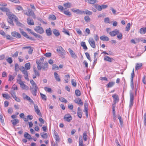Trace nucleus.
Instances as JSON below:
<instances>
[{
	"mask_svg": "<svg viewBox=\"0 0 146 146\" xmlns=\"http://www.w3.org/2000/svg\"><path fill=\"white\" fill-rule=\"evenodd\" d=\"M146 32V27L141 28L140 29V33L141 34H144Z\"/></svg>",
	"mask_w": 146,
	"mask_h": 146,
	"instance_id": "31",
	"label": "nucleus"
},
{
	"mask_svg": "<svg viewBox=\"0 0 146 146\" xmlns=\"http://www.w3.org/2000/svg\"><path fill=\"white\" fill-rule=\"evenodd\" d=\"M34 30L36 32L40 34H42L44 32L43 28L39 26L36 27L34 29Z\"/></svg>",
	"mask_w": 146,
	"mask_h": 146,
	"instance_id": "4",
	"label": "nucleus"
},
{
	"mask_svg": "<svg viewBox=\"0 0 146 146\" xmlns=\"http://www.w3.org/2000/svg\"><path fill=\"white\" fill-rule=\"evenodd\" d=\"M11 121L13 125H15L17 123H19V121L18 119H14L11 120Z\"/></svg>",
	"mask_w": 146,
	"mask_h": 146,
	"instance_id": "29",
	"label": "nucleus"
},
{
	"mask_svg": "<svg viewBox=\"0 0 146 146\" xmlns=\"http://www.w3.org/2000/svg\"><path fill=\"white\" fill-rule=\"evenodd\" d=\"M74 102L78 105H80L82 106L83 103L80 98H78L74 100Z\"/></svg>",
	"mask_w": 146,
	"mask_h": 146,
	"instance_id": "19",
	"label": "nucleus"
},
{
	"mask_svg": "<svg viewBox=\"0 0 146 146\" xmlns=\"http://www.w3.org/2000/svg\"><path fill=\"white\" fill-rule=\"evenodd\" d=\"M2 96L3 98H5L7 99H9L11 98V97L8 94H3Z\"/></svg>",
	"mask_w": 146,
	"mask_h": 146,
	"instance_id": "46",
	"label": "nucleus"
},
{
	"mask_svg": "<svg viewBox=\"0 0 146 146\" xmlns=\"http://www.w3.org/2000/svg\"><path fill=\"white\" fill-rule=\"evenodd\" d=\"M130 23H128L127 24V26L126 27V31H128L130 30Z\"/></svg>",
	"mask_w": 146,
	"mask_h": 146,
	"instance_id": "54",
	"label": "nucleus"
},
{
	"mask_svg": "<svg viewBox=\"0 0 146 146\" xmlns=\"http://www.w3.org/2000/svg\"><path fill=\"white\" fill-rule=\"evenodd\" d=\"M76 31L77 34L80 35H82V32L81 30L78 28H76Z\"/></svg>",
	"mask_w": 146,
	"mask_h": 146,
	"instance_id": "48",
	"label": "nucleus"
},
{
	"mask_svg": "<svg viewBox=\"0 0 146 146\" xmlns=\"http://www.w3.org/2000/svg\"><path fill=\"white\" fill-rule=\"evenodd\" d=\"M33 70L35 75L37 76H40V73L39 72H38L36 69H34Z\"/></svg>",
	"mask_w": 146,
	"mask_h": 146,
	"instance_id": "56",
	"label": "nucleus"
},
{
	"mask_svg": "<svg viewBox=\"0 0 146 146\" xmlns=\"http://www.w3.org/2000/svg\"><path fill=\"white\" fill-rule=\"evenodd\" d=\"M115 84V82H110L106 85L107 88H111Z\"/></svg>",
	"mask_w": 146,
	"mask_h": 146,
	"instance_id": "25",
	"label": "nucleus"
},
{
	"mask_svg": "<svg viewBox=\"0 0 146 146\" xmlns=\"http://www.w3.org/2000/svg\"><path fill=\"white\" fill-rule=\"evenodd\" d=\"M22 95L24 100L28 101L31 104H34V102L30 97L26 95L25 93H23Z\"/></svg>",
	"mask_w": 146,
	"mask_h": 146,
	"instance_id": "3",
	"label": "nucleus"
},
{
	"mask_svg": "<svg viewBox=\"0 0 146 146\" xmlns=\"http://www.w3.org/2000/svg\"><path fill=\"white\" fill-rule=\"evenodd\" d=\"M112 97L113 98V102L115 104L116 103H117L119 101V99L118 96L117 94H115L113 95Z\"/></svg>",
	"mask_w": 146,
	"mask_h": 146,
	"instance_id": "16",
	"label": "nucleus"
},
{
	"mask_svg": "<svg viewBox=\"0 0 146 146\" xmlns=\"http://www.w3.org/2000/svg\"><path fill=\"white\" fill-rule=\"evenodd\" d=\"M79 146H85L84 144L83 143V141L82 140V138H81L80 137L79 138Z\"/></svg>",
	"mask_w": 146,
	"mask_h": 146,
	"instance_id": "39",
	"label": "nucleus"
},
{
	"mask_svg": "<svg viewBox=\"0 0 146 146\" xmlns=\"http://www.w3.org/2000/svg\"><path fill=\"white\" fill-rule=\"evenodd\" d=\"M64 13L66 15L68 16H70L71 15L70 12L68 11H64Z\"/></svg>",
	"mask_w": 146,
	"mask_h": 146,
	"instance_id": "63",
	"label": "nucleus"
},
{
	"mask_svg": "<svg viewBox=\"0 0 146 146\" xmlns=\"http://www.w3.org/2000/svg\"><path fill=\"white\" fill-rule=\"evenodd\" d=\"M7 15L8 16V19L7 21L8 23L12 25H14L13 21H14L17 25L19 26L21 24L18 21V18L14 14L11 13L10 12L7 13Z\"/></svg>",
	"mask_w": 146,
	"mask_h": 146,
	"instance_id": "1",
	"label": "nucleus"
},
{
	"mask_svg": "<svg viewBox=\"0 0 146 146\" xmlns=\"http://www.w3.org/2000/svg\"><path fill=\"white\" fill-rule=\"evenodd\" d=\"M83 13L86 15H90L92 14V12L89 11L87 9H86L85 11H84V12Z\"/></svg>",
	"mask_w": 146,
	"mask_h": 146,
	"instance_id": "43",
	"label": "nucleus"
},
{
	"mask_svg": "<svg viewBox=\"0 0 146 146\" xmlns=\"http://www.w3.org/2000/svg\"><path fill=\"white\" fill-rule=\"evenodd\" d=\"M24 136L25 138L29 139H31L32 138L31 135L27 132L25 133Z\"/></svg>",
	"mask_w": 146,
	"mask_h": 146,
	"instance_id": "32",
	"label": "nucleus"
},
{
	"mask_svg": "<svg viewBox=\"0 0 146 146\" xmlns=\"http://www.w3.org/2000/svg\"><path fill=\"white\" fill-rule=\"evenodd\" d=\"M117 37L119 40H121L122 38L123 35L121 33L119 32V30L118 31V32L117 34Z\"/></svg>",
	"mask_w": 146,
	"mask_h": 146,
	"instance_id": "30",
	"label": "nucleus"
},
{
	"mask_svg": "<svg viewBox=\"0 0 146 146\" xmlns=\"http://www.w3.org/2000/svg\"><path fill=\"white\" fill-rule=\"evenodd\" d=\"M48 64L47 62H45L43 65L42 66V70H47L48 68Z\"/></svg>",
	"mask_w": 146,
	"mask_h": 146,
	"instance_id": "26",
	"label": "nucleus"
},
{
	"mask_svg": "<svg viewBox=\"0 0 146 146\" xmlns=\"http://www.w3.org/2000/svg\"><path fill=\"white\" fill-rule=\"evenodd\" d=\"M65 120L68 122H70L72 119V117L70 114H66L64 117Z\"/></svg>",
	"mask_w": 146,
	"mask_h": 146,
	"instance_id": "9",
	"label": "nucleus"
},
{
	"mask_svg": "<svg viewBox=\"0 0 146 146\" xmlns=\"http://www.w3.org/2000/svg\"><path fill=\"white\" fill-rule=\"evenodd\" d=\"M9 80H8L9 81H11L14 78V77L13 76H12L11 75H9Z\"/></svg>",
	"mask_w": 146,
	"mask_h": 146,
	"instance_id": "62",
	"label": "nucleus"
},
{
	"mask_svg": "<svg viewBox=\"0 0 146 146\" xmlns=\"http://www.w3.org/2000/svg\"><path fill=\"white\" fill-rule=\"evenodd\" d=\"M34 105V108L35 112L36 114L39 116H41V114L40 111V110H39L37 104H35L34 103V104H33Z\"/></svg>",
	"mask_w": 146,
	"mask_h": 146,
	"instance_id": "7",
	"label": "nucleus"
},
{
	"mask_svg": "<svg viewBox=\"0 0 146 146\" xmlns=\"http://www.w3.org/2000/svg\"><path fill=\"white\" fill-rule=\"evenodd\" d=\"M41 98L43 100H46L47 98L46 96L41 93H40Z\"/></svg>",
	"mask_w": 146,
	"mask_h": 146,
	"instance_id": "45",
	"label": "nucleus"
},
{
	"mask_svg": "<svg viewBox=\"0 0 146 146\" xmlns=\"http://www.w3.org/2000/svg\"><path fill=\"white\" fill-rule=\"evenodd\" d=\"M40 135L41 137L43 139H46L48 137L47 134L46 133H41Z\"/></svg>",
	"mask_w": 146,
	"mask_h": 146,
	"instance_id": "36",
	"label": "nucleus"
},
{
	"mask_svg": "<svg viewBox=\"0 0 146 146\" xmlns=\"http://www.w3.org/2000/svg\"><path fill=\"white\" fill-rule=\"evenodd\" d=\"M142 63H137L136 64L135 66V70H138L142 66Z\"/></svg>",
	"mask_w": 146,
	"mask_h": 146,
	"instance_id": "27",
	"label": "nucleus"
},
{
	"mask_svg": "<svg viewBox=\"0 0 146 146\" xmlns=\"http://www.w3.org/2000/svg\"><path fill=\"white\" fill-rule=\"evenodd\" d=\"M68 51L70 52L71 57L74 59H76L77 56L75 54L74 51L70 48L68 49Z\"/></svg>",
	"mask_w": 146,
	"mask_h": 146,
	"instance_id": "15",
	"label": "nucleus"
},
{
	"mask_svg": "<svg viewBox=\"0 0 146 146\" xmlns=\"http://www.w3.org/2000/svg\"><path fill=\"white\" fill-rule=\"evenodd\" d=\"M48 18L52 20H55L56 18L55 16L53 15H49Z\"/></svg>",
	"mask_w": 146,
	"mask_h": 146,
	"instance_id": "50",
	"label": "nucleus"
},
{
	"mask_svg": "<svg viewBox=\"0 0 146 146\" xmlns=\"http://www.w3.org/2000/svg\"><path fill=\"white\" fill-rule=\"evenodd\" d=\"M88 42L92 48H96L95 42L92 38H90L88 40Z\"/></svg>",
	"mask_w": 146,
	"mask_h": 146,
	"instance_id": "8",
	"label": "nucleus"
},
{
	"mask_svg": "<svg viewBox=\"0 0 146 146\" xmlns=\"http://www.w3.org/2000/svg\"><path fill=\"white\" fill-rule=\"evenodd\" d=\"M88 2L91 4H94L97 2L96 0H87Z\"/></svg>",
	"mask_w": 146,
	"mask_h": 146,
	"instance_id": "57",
	"label": "nucleus"
},
{
	"mask_svg": "<svg viewBox=\"0 0 146 146\" xmlns=\"http://www.w3.org/2000/svg\"><path fill=\"white\" fill-rule=\"evenodd\" d=\"M57 51L61 55H63L65 51L63 48L61 46H60L58 47L57 50Z\"/></svg>",
	"mask_w": 146,
	"mask_h": 146,
	"instance_id": "12",
	"label": "nucleus"
},
{
	"mask_svg": "<svg viewBox=\"0 0 146 146\" xmlns=\"http://www.w3.org/2000/svg\"><path fill=\"white\" fill-rule=\"evenodd\" d=\"M27 70H25L23 71L22 72L23 74L24 75V77L25 79L27 80L28 81L29 80V78H28V74Z\"/></svg>",
	"mask_w": 146,
	"mask_h": 146,
	"instance_id": "18",
	"label": "nucleus"
},
{
	"mask_svg": "<svg viewBox=\"0 0 146 146\" xmlns=\"http://www.w3.org/2000/svg\"><path fill=\"white\" fill-rule=\"evenodd\" d=\"M7 62L10 64H11L13 62L12 58L11 57H8L7 59H6Z\"/></svg>",
	"mask_w": 146,
	"mask_h": 146,
	"instance_id": "51",
	"label": "nucleus"
},
{
	"mask_svg": "<svg viewBox=\"0 0 146 146\" xmlns=\"http://www.w3.org/2000/svg\"><path fill=\"white\" fill-rule=\"evenodd\" d=\"M27 21L28 24L29 25H34V23L33 19L30 18L27 19Z\"/></svg>",
	"mask_w": 146,
	"mask_h": 146,
	"instance_id": "20",
	"label": "nucleus"
},
{
	"mask_svg": "<svg viewBox=\"0 0 146 146\" xmlns=\"http://www.w3.org/2000/svg\"><path fill=\"white\" fill-rule=\"evenodd\" d=\"M44 90L46 92H50L51 91V89L50 88H48L47 87H45L44 88Z\"/></svg>",
	"mask_w": 146,
	"mask_h": 146,
	"instance_id": "55",
	"label": "nucleus"
},
{
	"mask_svg": "<svg viewBox=\"0 0 146 146\" xmlns=\"http://www.w3.org/2000/svg\"><path fill=\"white\" fill-rule=\"evenodd\" d=\"M25 68L26 70H29L31 68V64L30 63L28 62L25 64Z\"/></svg>",
	"mask_w": 146,
	"mask_h": 146,
	"instance_id": "34",
	"label": "nucleus"
},
{
	"mask_svg": "<svg viewBox=\"0 0 146 146\" xmlns=\"http://www.w3.org/2000/svg\"><path fill=\"white\" fill-rule=\"evenodd\" d=\"M30 82L32 86L31 88V92L34 96H35L36 95L38 87L33 80H31Z\"/></svg>",
	"mask_w": 146,
	"mask_h": 146,
	"instance_id": "2",
	"label": "nucleus"
},
{
	"mask_svg": "<svg viewBox=\"0 0 146 146\" xmlns=\"http://www.w3.org/2000/svg\"><path fill=\"white\" fill-rule=\"evenodd\" d=\"M66 8H70L72 6L71 4L70 3H66L63 5Z\"/></svg>",
	"mask_w": 146,
	"mask_h": 146,
	"instance_id": "40",
	"label": "nucleus"
},
{
	"mask_svg": "<svg viewBox=\"0 0 146 146\" xmlns=\"http://www.w3.org/2000/svg\"><path fill=\"white\" fill-rule=\"evenodd\" d=\"M33 35L36 37V38L38 39H42V36L39 35H38L35 33H32Z\"/></svg>",
	"mask_w": 146,
	"mask_h": 146,
	"instance_id": "41",
	"label": "nucleus"
},
{
	"mask_svg": "<svg viewBox=\"0 0 146 146\" xmlns=\"http://www.w3.org/2000/svg\"><path fill=\"white\" fill-rule=\"evenodd\" d=\"M54 137L56 140V142H59L60 141V138L58 133L55 131L54 132Z\"/></svg>",
	"mask_w": 146,
	"mask_h": 146,
	"instance_id": "17",
	"label": "nucleus"
},
{
	"mask_svg": "<svg viewBox=\"0 0 146 146\" xmlns=\"http://www.w3.org/2000/svg\"><path fill=\"white\" fill-rule=\"evenodd\" d=\"M131 80H133V78L134 77V69H133L132 72L131 74Z\"/></svg>",
	"mask_w": 146,
	"mask_h": 146,
	"instance_id": "60",
	"label": "nucleus"
},
{
	"mask_svg": "<svg viewBox=\"0 0 146 146\" xmlns=\"http://www.w3.org/2000/svg\"><path fill=\"white\" fill-rule=\"evenodd\" d=\"M119 30L117 29H115L112 31L110 32L109 33L110 35L112 36H114L117 34Z\"/></svg>",
	"mask_w": 146,
	"mask_h": 146,
	"instance_id": "14",
	"label": "nucleus"
},
{
	"mask_svg": "<svg viewBox=\"0 0 146 146\" xmlns=\"http://www.w3.org/2000/svg\"><path fill=\"white\" fill-rule=\"evenodd\" d=\"M53 33L56 36H58L60 35V33L56 29H53Z\"/></svg>",
	"mask_w": 146,
	"mask_h": 146,
	"instance_id": "33",
	"label": "nucleus"
},
{
	"mask_svg": "<svg viewBox=\"0 0 146 146\" xmlns=\"http://www.w3.org/2000/svg\"><path fill=\"white\" fill-rule=\"evenodd\" d=\"M0 10H1L2 11L5 12L6 13V14L7 15V13H9L10 12L9 11V10L6 8L5 7H1L0 8Z\"/></svg>",
	"mask_w": 146,
	"mask_h": 146,
	"instance_id": "37",
	"label": "nucleus"
},
{
	"mask_svg": "<svg viewBox=\"0 0 146 146\" xmlns=\"http://www.w3.org/2000/svg\"><path fill=\"white\" fill-rule=\"evenodd\" d=\"M82 112L81 109L80 107H78V108L77 115L80 118L82 117Z\"/></svg>",
	"mask_w": 146,
	"mask_h": 146,
	"instance_id": "21",
	"label": "nucleus"
},
{
	"mask_svg": "<svg viewBox=\"0 0 146 146\" xmlns=\"http://www.w3.org/2000/svg\"><path fill=\"white\" fill-rule=\"evenodd\" d=\"M18 87L15 84L13 85L12 87L11 88V90L9 92V93L10 94H13L12 93H13L14 94L16 93L15 92V90H18Z\"/></svg>",
	"mask_w": 146,
	"mask_h": 146,
	"instance_id": "11",
	"label": "nucleus"
},
{
	"mask_svg": "<svg viewBox=\"0 0 146 146\" xmlns=\"http://www.w3.org/2000/svg\"><path fill=\"white\" fill-rule=\"evenodd\" d=\"M28 11L29 13L28 14L27 13H26L25 14L26 15L29 16H31L33 17V18H35L36 16L35 15L34 13L31 9H28Z\"/></svg>",
	"mask_w": 146,
	"mask_h": 146,
	"instance_id": "10",
	"label": "nucleus"
},
{
	"mask_svg": "<svg viewBox=\"0 0 146 146\" xmlns=\"http://www.w3.org/2000/svg\"><path fill=\"white\" fill-rule=\"evenodd\" d=\"M65 78L64 79V81L66 83L68 82V79L70 78V76L68 74L66 75L65 76Z\"/></svg>",
	"mask_w": 146,
	"mask_h": 146,
	"instance_id": "49",
	"label": "nucleus"
},
{
	"mask_svg": "<svg viewBox=\"0 0 146 146\" xmlns=\"http://www.w3.org/2000/svg\"><path fill=\"white\" fill-rule=\"evenodd\" d=\"M46 32L48 36H50L52 34L51 30L50 28L46 29Z\"/></svg>",
	"mask_w": 146,
	"mask_h": 146,
	"instance_id": "28",
	"label": "nucleus"
},
{
	"mask_svg": "<svg viewBox=\"0 0 146 146\" xmlns=\"http://www.w3.org/2000/svg\"><path fill=\"white\" fill-rule=\"evenodd\" d=\"M18 53L19 52L16 51L14 54L12 55V56L13 57H17L18 56Z\"/></svg>",
	"mask_w": 146,
	"mask_h": 146,
	"instance_id": "61",
	"label": "nucleus"
},
{
	"mask_svg": "<svg viewBox=\"0 0 146 146\" xmlns=\"http://www.w3.org/2000/svg\"><path fill=\"white\" fill-rule=\"evenodd\" d=\"M19 69V66L17 64H16L15 65V70L16 71H18Z\"/></svg>",
	"mask_w": 146,
	"mask_h": 146,
	"instance_id": "58",
	"label": "nucleus"
},
{
	"mask_svg": "<svg viewBox=\"0 0 146 146\" xmlns=\"http://www.w3.org/2000/svg\"><path fill=\"white\" fill-rule=\"evenodd\" d=\"M11 34L12 36L18 38H20L21 37V35L16 31L12 32Z\"/></svg>",
	"mask_w": 146,
	"mask_h": 146,
	"instance_id": "13",
	"label": "nucleus"
},
{
	"mask_svg": "<svg viewBox=\"0 0 146 146\" xmlns=\"http://www.w3.org/2000/svg\"><path fill=\"white\" fill-rule=\"evenodd\" d=\"M134 96L132 92H130V102L129 106L131 108L133 105V101L134 100Z\"/></svg>",
	"mask_w": 146,
	"mask_h": 146,
	"instance_id": "5",
	"label": "nucleus"
},
{
	"mask_svg": "<svg viewBox=\"0 0 146 146\" xmlns=\"http://www.w3.org/2000/svg\"><path fill=\"white\" fill-rule=\"evenodd\" d=\"M81 46L83 47V48L85 50H86L88 49V48L86 45V43L84 42H82L81 43Z\"/></svg>",
	"mask_w": 146,
	"mask_h": 146,
	"instance_id": "38",
	"label": "nucleus"
},
{
	"mask_svg": "<svg viewBox=\"0 0 146 146\" xmlns=\"http://www.w3.org/2000/svg\"><path fill=\"white\" fill-rule=\"evenodd\" d=\"M94 6L95 8L99 11H101L102 10V8H101V5L100 6L98 5H95Z\"/></svg>",
	"mask_w": 146,
	"mask_h": 146,
	"instance_id": "44",
	"label": "nucleus"
},
{
	"mask_svg": "<svg viewBox=\"0 0 146 146\" xmlns=\"http://www.w3.org/2000/svg\"><path fill=\"white\" fill-rule=\"evenodd\" d=\"M54 76L56 80L59 82L60 81V78L59 76L56 72H54Z\"/></svg>",
	"mask_w": 146,
	"mask_h": 146,
	"instance_id": "22",
	"label": "nucleus"
},
{
	"mask_svg": "<svg viewBox=\"0 0 146 146\" xmlns=\"http://www.w3.org/2000/svg\"><path fill=\"white\" fill-rule=\"evenodd\" d=\"M83 138L84 140L86 141L87 140L88 136L87 135L86 131H85L83 134Z\"/></svg>",
	"mask_w": 146,
	"mask_h": 146,
	"instance_id": "35",
	"label": "nucleus"
},
{
	"mask_svg": "<svg viewBox=\"0 0 146 146\" xmlns=\"http://www.w3.org/2000/svg\"><path fill=\"white\" fill-rule=\"evenodd\" d=\"M100 39L103 41H108L109 40L108 37L105 35H103L101 36L100 37Z\"/></svg>",
	"mask_w": 146,
	"mask_h": 146,
	"instance_id": "24",
	"label": "nucleus"
},
{
	"mask_svg": "<svg viewBox=\"0 0 146 146\" xmlns=\"http://www.w3.org/2000/svg\"><path fill=\"white\" fill-rule=\"evenodd\" d=\"M18 83L20 85V87L22 89L28 90L29 89V87L25 84L23 82L22 80H20L19 82H18Z\"/></svg>",
	"mask_w": 146,
	"mask_h": 146,
	"instance_id": "6",
	"label": "nucleus"
},
{
	"mask_svg": "<svg viewBox=\"0 0 146 146\" xmlns=\"http://www.w3.org/2000/svg\"><path fill=\"white\" fill-rule=\"evenodd\" d=\"M75 94L77 96H80L81 94L80 92L78 90H75Z\"/></svg>",
	"mask_w": 146,
	"mask_h": 146,
	"instance_id": "53",
	"label": "nucleus"
},
{
	"mask_svg": "<svg viewBox=\"0 0 146 146\" xmlns=\"http://www.w3.org/2000/svg\"><path fill=\"white\" fill-rule=\"evenodd\" d=\"M62 32L64 33L65 34L68 35H70V34L69 33V31L68 30H66L65 29H63V30L62 31Z\"/></svg>",
	"mask_w": 146,
	"mask_h": 146,
	"instance_id": "52",
	"label": "nucleus"
},
{
	"mask_svg": "<svg viewBox=\"0 0 146 146\" xmlns=\"http://www.w3.org/2000/svg\"><path fill=\"white\" fill-rule=\"evenodd\" d=\"M84 20L86 22H89L90 21V19L88 16H86L84 17Z\"/></svg>",
	"mask_w": 146,
	"mask_h": 146,
	"instance_id": "64",
	"label": "nucleus"
},
{
	"mask_svg": "<svg viewBox=\"0 0 146 146\" xmlns=\"http://www.w3.org/2000/svg\"><path fill=\"white\" fill-rule=\"evenodd\" d=\"M59 100L61 102L65 103H67L68 102L67 100L62 97H60V98H59Z\"/></svg>",
	"mask_w": 146,
	"mask_h": 146,
	"instance_id": "42",
	"label": "nucleus"
},
{
	"mask_svg": "<svg viewBox=\"0 0 146 146\" xmlns=\"http://www.w3.org/2000/svg\"><path fill=\"white\" fill-rule=\"evenodd\" d=\"M104 60L105 61H106L109 62H111L113 59L112 58L108 56H106L104 57Z\"/></svg>",
	"mask_w": 146,
	"mask_h": 146,
	"instance_id": "23",
	"label": "nucleus"
},
{
	"mask_svg": "<svg viewBox=\"0 0 146 146\" xmlns=\"http://www.w3.org/2000/svg\"><path fill=\"white\" fill-rule=\"evenodd\" d=\"M71 82L72 86L75 87L76 86V80L74 79H72L71 80Z\"/></svg>",
	"mask_w": 146,
	"mask_h": 146,
	"instance_id": "47",
	"label": "nucleus"
},
{
	"mask_svg": "<svg viewBox=\"0 0 146 146\" xmlns=\"http://www.w3.org/2000/svg\"><path fill=\"white\" fill-rule=\"evenodd\" d=\"M104 22L106 23H109L111 24L110 22V19L108 17H106L105 18Z\"/></svg>",
	"mask_w": 146,
	"mask_h": 146,
	"instance_id": "59",
	"label": "nucleus"
}]
</instances>
